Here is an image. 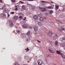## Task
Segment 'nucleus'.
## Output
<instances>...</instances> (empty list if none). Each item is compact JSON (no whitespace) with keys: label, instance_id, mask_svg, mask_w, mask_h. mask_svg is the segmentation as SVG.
<instances>
[{"label":"nucleus","instance_id":"1","mask_svg":"<svg viewBox=\"0 0 65 65\" xmlns=\"http://www.w3.org/2000/svg\"><path fill=\"white\" fill-rule=\"evenodd\" d=\"M38 65H41L42 64L43 62H42V60H39L38 61Z\"/></svg>","mask_w":65,"mask_h":65},{"label":"nucleus","instance_id":"2","mask_svg":"<svg viewBox=\"0 0 65 65\" xmlns=\"http://www.w3.org/2000/svg\"><path fill=\"white\" fill-rule=\"evenodd\" d=\"M30 40V39L29 37H27V39H26V42H29Z\"/></svg>","mask_w":65,"mask_h":65},{"label":"nucleus","instance_id":"3","mask_svg":"<svg viewBox=\"0 0 65 65\" xmlns=\"http://www.w3.org/2000/svg\"><path fill=\"white\" fill-rule=\"evenodd\" d=\"M34 29L35 31H37L38 30V27L35 26L34 28Z\"/></svg>","mask_w":65,"mask_h":65},{"label":"nucleus","instance_id":"4","mask_svg":"<svg viewBox=\"0 0 65 65\" xmlns=\"http://www.w3.org/2000/svg\"><path fill=\"white\" fill-rule=\"evenodd\" d=\"M49 51L51 53H55V51L51 48L49 49Z\"/></svg>","mask_w":65,"mask_h":65},{"label":"nucleus","instance_id":"5","mask_svg":"<svg viewBox=\"0 0 65 65\" xmlns=\"http://www.w3.org/2000/svg\"><path fill=\"white\" fill-rule=\"evenodd\" d=\"M52 34H53V33H52V32L51 31H49L48 33V35L49 36H52Z\"/></svg>","mask_w":65,"mask_h":65},{"label":"nucleus","instance_id":"6","mask_svg":"<svg viewBox=\"0 0 65 65\" xmlns=\"http://www.w3.org/2000/svg\"><path fill=\"white\" fill-rule=\"evenodd\" d=\"M40 9L42 11H44L46 10V9L45 8H40Z\"/></svg>","mask_w":65,"mask_h":65},{"label":"nucleus","instance_id":"7","mask_svg":"<svg viewBox=\"0 0 65 65\" xmlns=\"http://www.w3.org/2000/svg\"><path fill=\"white\" fill-rule=\"evenodd\" d=\"M20 36L21 37H22V38H23V37H25V35H24V34H23L22 33H21V34Z\"/></svg>","mask_w":65,"mask_h":65},{"label":"nucleus","instance_id":"8","mask_svg":"<svg viewBox=\"0 0 65 65\" xmlns=\"http://www.w3.org/2000/svg\"><path fill=\"white\" fill-rule=\"evenodd\" d=\"M40 21L41 22H43L44 21V18L43 17H41L40 18Z\"/></svg>","mask_w":65,"mask_h":65},{"label":"nucleus","instance_id":"9","mask_svg":"<svg viewBox=\"0 0 65 65\" xmlns=\"http://www.w3.org/2000/svg\"><path fill=\"white\" fill-rule=\"evenodd\" d=\"M23 26L24 28H28V26L25 24L23 25Z\"/></svg>","mask_w":65,"mask_h":65},{"label":"nucleus","instance_id":"10","mask_svg":"<svg viewBox=\"0 0 65 65\" xmlns=\"http://www.w3.org/2000/svg\"><path fill=\"white\" fill-rule=\"evenodd\" d=\"M9 25H10V27H13V23H10Z\"/></svg>","mask_w":65,"mask_h":65},{"label":"nucleus","instance_id":"11","mask_svg":"<svg viewBox=\"0 0 65 65\" xmlns=\"http://www.w3.org/2000/svg\"><path fill=\"white\" fill-rule=\"evenodd\" d=\"M59 6H56L55 7V10H57L59 9Z\"/></svg>","mask_w":65,"mask_h":65},{"label":"nucleus","instance_id":"12","mask_svg":"<svg viewBox=\"0 0 65 65\" xmlns=\"http://www.w3.org/2000/svg\"><path fill=\"white\" fill-rule=\"evenodd\" d=\"M14 65H21L20 64H19L18 62H15L14 63Z\"/></svg>","mask_w":65,"mask_h":65},{"label":"nucleus","instance_id":"13","mask_svg":"<svg viewBox=\"0 0 65 65\" xmlns=\"http://www.w3.org/2000/svg\"><path fill=\"white\" fill-rule=\"evenodd\" d=\"M1 15L2 17H6V15H5V14L4 13H2L1 14Z\"/></svg>","mask_w":65,"mask_h":65},{"label":"nucleus","instance_id":"14","mask_svg":"<svg viewBox=\"0 0 65 65\" xmlns=\"http://www.w3.org/2000/svg\"><path fill=\"white\" fill-rule=\"evenodd\" d=\"M61 56L62 57V58H65V56L64 55V54H61Z\"/></svg>","mask_w":65,"mask_h":65},{"label":"nucleus","instance_id":"15","mask_svg":"<svg viewBox=\"0 0 65 65\" xmlns=\"http://www.w3.org/2000/svg\"><path fill=\"white\" fill-rule=\"evenodd\" d=\"M58 42L57 41H56L55 42V45L56 46H57L58 45Z\"/></svg>","mask_w":65,"mask_h":65},{"label":"nucleus","instance_id":"16","mask_svg":"<svg viewBox=\"0 0 65 65\" xmlns=\"http://www.w3.org/2000/svg\"><path fill=\"white\" fill-rule=\"evenodd\" d=\"M57 37H58L57 35H55L54 37L53 38L54 39H56L57 38Z\"/></svg>","mask_w":65,"mask_h":65},{"label":"nucleus","instance_id":"17","mask_svg":"<svg viewBox=\"0 0 65 65\" xmlns=\"http://www.w3.org/2000/svg\"><path fill=\"white\" fill-rule=\"evenodd\" d=\"M60 30L61 31H63V30L64 32H65V28H61L60 29Z\"/></svg>","mask_w":65,"mask_h":65},{"label":"nucleus","instance_id":"18","mask_svg":"<svg viewBox=\"0 0 65 65\" xmlns=\"http://www.w3.org/2000/svg\"><path fill=\"white\" fill-rule=\"evenodd\" d=\"M38 25H39V26H41L42 25V23L41 22H38Z\"/></svg>","mask_w":65,"mask_h":65},{"label":"nucleus","instance_id":"19","mask_svg":"<svg viewBox=\"0 0 65 65\" xmlns=\"http://www.w3.org/2000/svg\"><path fill=\"white\" fill-rule=\"evenodd\" d=\"M60 40L61 41H63L64 40V38H60Z\"/></svg>","mask_w":65,"mask_h":65},{"label":"nucleus","instance_id":"20","mask_svg":"<svg viewBox=\"0 0 65 65\" xmlns=\"http://www.w3.org/2000/svg\"><path fill=\"white\" fill-rule=\"evenodd\" d=\"M25 50L26 51V52H28V51H29V48L28 47H27V48H26L25 49Z\"/></svg>","mask_w":65,"mask_h":65},{"label":"nucleus","instance_id":"21","mask_svg":"<svg viewBox=\"0 0 65 65\" xmlns=\"http://www.w3.org/2000/svg\"><path fill=\"white\" fill-rule=\"evenodd\" d=\"M56 52L57 53V54H58V55H59L61 53V52L60 51H56Z\"/></svg>","mask_w":65,"mask_h":65},{"label":"nucleus","instance_id":"22","mask_svg":"<svg viewBox=\"0 0 65 65\" xmlns=\"http://www.w3.org/2000/svg\"><path fill=\"white\" fill-rule=\"evenodd\" d=\"M17 33H21V30H18L17 31Z\"/></svg>","mask_w":65,"mask_h":65},{"label":"nucleus","instance_id":"23","mask_svg":"<svg viewBox=\"0 0 65 65\" xmlns=\"http://www.w3.org/2000/svg\"><path fill=\"white\" fill-rule=\"evenodd\" d=\"M34 18L35 19V20H37L38 18L37 17H34Z\"/></svg>","mask_w":65,"mask_h":65},{"label":"nucleus","instance_id":"24","mask_svg":"<svg viewBox=\"0 0 65 65\" xmlns=\"http://www.w3.org/2000/svg\"><path fill=\"white\" fill-rule=\"evenodd\" d=\"M50 14H52L53 13V11L50 10Z\"/></svg>","mask_w":65,"mask_h":65},{"label":"nucleus","instance_id":"25","mask_svg":"<svg viewBox=\"0 0 65 65\" xmlns=\"http://www.w3.org/2000/svg\"><path fill=\"white\" fill-rule=\"evenodd\" d=\"M22 9H25V6L24 5H23L22 6Z\"/></svg>","mask_w":65,"mask_h":65},{"label":"nucleus","instance_id":"26","mask_svg":"<svg viewBox=\"0 0 65 65\" xmlns=\"http://www.w3.org/2000/svg\"><path fill=\"white\" fill-rule=\"evenodd\" d=\"M62 47H65V43H64L62 44Z\"/></svg>","mask_w":65,"mask_h":65},{"label":"nucleus","instance_id":"27","mask_svg":"<svg viewBox=\"0 0 65 65\" xmlns=\"http://www.w3.org/2000/svg\"><path fill=\"white\" fill-rule=\"evenodd\" d=\"M32 65H37L36 63L34 62L32 63Z\"/></svg>","mask_w":65,"mask_h":65},{"label":"nucleus","instance_id":"28","mask_svg":"<svg viewBox=\"0 0 65 65\" xmlns=\"http://www.w3.org/2000/svg\"><path fill=\"white\" fill-rule=\"evenodd\" d=\"M48 9H52V7L51 6H48L47 8Z\"/></svg>","mask_w":65,"mask_h":65},{"label":"nucleus","instance_id":"29","mask_svg":"<svg viewBox=\"0 0 65 65\" xmlns=\"http://www.w3.org/2000/svg\"><path fill=\"white\" fill-rule=\"evenodd\" d=\"M3 12H7V10H6L4 9Z\"/></svg>","mask_w":65,"mask_h":65},{"label":"nucleus","instance_id":"30","mask_svg":"<svg viewBox=\"0 0 65 65\" xmlns=\"http://www.w3.org/2000/svg\"><path fill=\"white\" fill-rule=\"evenodd\" d=\"M38 17H42V15H41V14H40L38 15Z\"/></svg>","mask_w":65,"mask_h":65},{"label":"nucleus","instance_id":"31","mask_svg":"<svg viewBox=\"0 0 65 65\" xmlns=\"http://www.w3.org/2000/svg\"><path fill=\"white\" fill-rule=\"evenodd\" d=\"M27 35H29L30 34V32L28 31L26 34Z\"/></svg>","mask_w":65,"mask_h":65},{"label":"nucleus","instance_id":"32","mask_svg":"<svg viewBox=\"0 0 65 65\" xmlns=\"http://www.w3.org/2000/svg\"><path fill=\"white\" fill-rule=\"evenodd\" d=\"M10 14H14V12H10Z\"/></svg>","mask_w":65,"mask_h":65},{"label":"nucleus","instance_id":"33","mask_svg":"<svg viewBox=\"0 0 65 65\" xmlns=\"http://www.w3.org/2000/svg\"><path fill=\"white\" fill-rule=\"evenodd\" d=\"M14 19H17L18 18V17H14Z\"/></svg>","mask_w":65,"mask_h":65},{"label":"nucleus","instance_id":"34","mask_svg":"<svg viewBox=\"0 0 65 65\" xmlns=\"http://www.w3.org/2000/svg\"><path fill=\"white\" fill-rule=\"evenodd\" d=\"M12 2H15V0H11Z\"/></svg>","mask_w":65,"mask_h":65},{"label":"nucleus","instance_id":"35","mask_svg":"<svg viewBox=\"0 0 65 65\" xmlns=\"http://www.w3.org/2000/svg\"><path fill=\"white\" fill-rule=\"evenodd\" d=\"M20 2L22 4H24V2H22L21 1H20Z\"/></svg>","mask_w":65,"mask_h":65},{"label":"nucleus","instance_id":"36","mask_svg":"<svg viewBox=\"0 0 65 65\" xmlns=\"http://www.w3.org/2000/svg\"><path fill=\"white\" fill-rule=\"evenodd\" d=\"M41 2L42 3H46V1H41Z\"/></svg>","mask_w":65,"mask_h":65},{"label":"nucleus","instance_id":"37","mask_svg":"<svg viewBox=\"0 0 65 65\" xmlns=\"http://www.w3.org/2000/svg\"><path fill=\"white\" fill-rule=\"evenodd\" d=\"M37 41H38V43H40L41 42V41H39V40H37Z\"/></svg>","mask_w":65,"mask_h":65},{"label":"nucleus","instance_id":"38","mask_svg":"<svg viewBox=\"0 0 65 65\" xmlns=\"http://www.w3.org/2000/svg\"><path fill=\"white\" fill-rule=\"evenodd\" d=\"M19 18H20V19H23V18L22 17H19Z\"/></svg>","mask_w":65,"mask_h":65},{"label":"nucleus","instance_id":"39","mask_svg":"<svg viewBox=\"0 0 65 65\" xmlns=\"http://www.w3.org/2000/svg\"><path fill=\"white\" fill-rule=\"evenodd\" d=\"M18 10V8H16L15 9V10L16 11Z\"/></svg>","mask_w":65,"mask_h":65},{"label":"nucleus","instance_id":"40","mask_svg":"<svg viewBox=\"0 0 65 65\" xmlns=\"http://www.w3.org/2000/svg\"><path fill=\"white\" fill-rule=\"evenodd\" d=\"M48 58H51V55H48Z\"/></svg>","mask_w":65,"mask_h":65},{"label":"nucleus","instance_id":"41","mask_svg":"<svg viewBox=\"0 0 65 65\" xmlns=\"http://www.w3.org/2000/svg\"><path fill=\"white\" fill-rule=\"evenodd\" d=\"M18 60H19V61H21V58H19L18 59Z\"/></svg>","mask_w":65,"mask_h":65},{"label":"nucleus","instance_id":"42","mask_svg":"<svg viewBox=\"0 0 65 65\" xmlns=\"http://www.w3.org/2000/svg\"><path fill=\"white\" fill-rule=\"evenodd\" d=\"M28 1H34V0H27Z\"/></svg>","mask_w":65,"mask_h":65},{"label":"nucleus","instance_id":"43","mask_svg":"<svg viewBox=\"0 0 65 65\" xmlns=\"http://www.w3.org/2000/svg\"><path fill=\"white\" fill-rule=\"evenodd\" d=\"M29 29H32V27L31 26H30L29 27Z\"/></svg>","mask_w":65,"mask_h":65},{"label":"nucleus","instance_id":"44","mask_svg":"<svg viewBox=\"0 0 65 65\" xmlns=\"http://www.w3.org/2000/svg\"><path fill=\"white\" fill-rule=\"evenodd\" d=\"M45 60H46V61L47 62H48V61H47V59H46L45 58Z\"/></svg>","mask_w":65,"mask_h":65},{"label":"nucleus","instance_id":"45","mask_svg":"<svg viewBox=\"0 0 65 65\" xmlns=\"http://www.w3.org/2000/svg\"><path fill=\"white\" fill-rule=\"evenodd\" d=\"M35 35H36L37 34V32H35Z\"/></svg>","mask_w":65,"mask_h":65},{"label":"nucleus","instance_id":"46","mask_svg":"<svg viewBox=\"0 0 65 65\" xmlns=\"http://www.w3.org/2000/svg\"><path fill=\"white\" fill-rule=\"evenodd\" d=\"M0 2L1 3L2 2V0H0Z\"/></svg>","mask_w":65,"mask_h":65},{"label":"nucleus","instance_id":"47","mask_svg":"<svg viewBox=\"0 0 65 65\" xmlns=\"http://www.w3.org/2000/svg\"><path fill=\"white\" fill-rule=\"evenodd\" d=\"M15 7H16V8H17V5H16L15 6Z\"/></svg>","mask_w":65,"mask_h":65},{"label":"nucleus","instance_id":"48","mask_svg":"<svg viewBox=\"0 0 65 65\" xmlns=\"http://www.w3.org/2000/svg\"><path fill=\"white\" fill-rule=\"evenodd\" d=\"M61 11H64V10L62 9L61 10Z\"/></svg>","mask_w":65,"mask_h":65},{"label":"nucleus","instance_id":"49","mask_svg":"<svg viewBox=\"0 0 65 65\" xmlns=\"http://www.w3.org/2000/svg\"><path fill=\"white\" fill-rule=\"evenodd\" d=\"M8 16L9 17V16H10V15H9V14H8Z\"/></svg>","mask_w":65,"mask_h":65},{"label":"nucleus","instance_id":"50","mask_svg":"<svg viewBox=\"0 0 65 65\" xmlns=\"http://www.w3.org/2000/svg\"><path fill=\"white\" fill-rule=\"evenodd\" d=\"M35 17H37V16H36V15H35V16H34V17H35Z\"/></svg>","mask_w":65,"mask_h":65},{"label":"nucleus","instance_id":"51","mask_svg":"<svg viewBox=\"0 0 65 65\" xmlns=\"http://www.w3.org/2000/svg\"><path fill=\"white\" fill-rule=\"evenodd\" d=\"M23 20L24 21H25V19H24Z\"/></svg>","mask_w":65,"mask_h":65},{"label":"nucleus","instance_id":"52","mask_svg":"<svg viewBox=\"0 0 65 65\" xmlns=\"http://www.w3.org/2000/svg\"><path fill=\"white\" fill-rule=\"evenodd\" d=\"M44 18L45 19H46V18L45 17H44Z\"/></svg>","mask_w":65,"mask_h":65},{"label":"nucleus","instance_id":"53","mask_svg":"<svg viewBox=\"0 0 65 65\" xmlns=\"http://www.w3.org/2000/svg\"><path fill=\"white\" fill-rule=\"evenodd\" d=\"M25 19H27V18H26V17H25Z\"/></svg>","mask_w":65,"mask_h":65},{"label":"nucleus","instance_id":"54","mask_svg":"<svg viewBox=\"0 0 65 65\" xmlns=\"http://www.w3.org/2000/svg\"><path fill=\"white\" fill-rule=\"evenodd\" d=\"M26 58V56H25V57H24V58Z\"/></svg>","mask_w":65,"mask_h":65},{"label":"nucleus","instance_id":"55","mask_svg":"<svg viewBox=\"0 0 65 65\" xmlns=\"http://www.w3.org/2000/svg\"><path fill=\"white\" fill-rule=\"evenodd\" d=\"M17 6H18V7H19V5H18Z\"/></svg>","mask_w":65,"mask_h":65},{"label":"nucleus","instance_id":"56","mask_svg":"<svg viewBox=\"0 0 65 65\" xmlns=\"http://www.w3.org/2000/svg\"><path fill=\"white\" fill-rule=\"evenodd\" d=\"M27 5H29V4H27Z\"/></svg>","mask_w":65,"mask_h":65},{"label":"nucleus","instance_id":"57","mask_svg":"<svg viewBox=\"0 0 65 65\" xmlns=\"http://www.w3.org/2000/svg\"><path fill=\"white\" fill-rule=\"evenodd\" d=\"M57 21V22H59V21Z\"/></svg>","mask_w":65,"mask_h":65},{"label":"nucleus","instance_id":"58","mask_svg":"<svg viewBox=\"0 0 65 65\" xmlns=\"http://www.w3.org/2000/svg\"><path fill=\"white\" fill-rule=\"evenodd\" d=\"M14 17H17V16H15Z\"/></svg>","mask_w":65,"mask_h":65},{"label":"nucleus","instance_id":"59","mask_svg":"<svg viewBox=\"0 0 65 65\" xmlns=\"http://www.w3.org/2000/svg\"><path fill=\"white\" fill-rule=\"evenodd\" d=\"M51 3H53V2H51Z\"/></svg>","mask_w":65,"mask_h":65},{"label":"nucleus","instance_id":"60","mask_svg":"<svg viewBox=\"0 0 65 65\" xmlns=\"http://www.w3.org/2000/svg\"><path fill=\"white\" fill-rule=\"evenodd\" d=\"M20 17H22V16H20Z\"/></svg>","mask_w":65,"mask_h":65}]
</instances>
